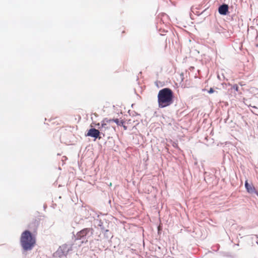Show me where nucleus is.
Instances as JSON below:
<instances>
[{"instance_id": "obj_13", "label": "nucleus", "mask_w": 258, "mask_h": 258, "mask_svg": "<svg viewBox=\"0 0 258 258\" xmlns=\"http://www.w3.org/2000/svg\"><path fill=\"white\" fill-rule=\"evenodd\" d=\"M109 185H110V186H111V185H112V183H110Z\"/></svg>"}, {"instance_id": "obj_9", "label": "nucleus", "mask_w": 258, "mask_h": 258, "mask_svg": "<svg viewBox=\"0 0 258 258\" xmlns=\"http://www.w3.org/2000/svg\"><path fill=\"white\" fill-rule=\"evenodd\" d=\"M111 123L113 122H115L118 125H123L124 121L123 120H119L118 118L111 119Z\"/></svg>"}, {"instance_id": "obj_14", "label": "nucleus", "mask_w": 258, "mask_h": 258, "mask_svg": "<svg viewBox=\"0 0 258 258\" xmlns=\"http://www.w3.org/2000/svg\"><path fill=\"white\" fill-rule=\"evenodd\" d=\"M100 125V123H98L97 124V125Z\"/></svg>"}, {"instance_id": "obj_3", "label": "nucleus", "mask_w": 258, "mask_h": 258, "mask_svg": "<svg viewBox=\"0 0 258 258\" xmlns=\"http://www.w3.org/2000/svg\"><path fill=\"white\" fill-rule=\"evenodd\" d=\"M101 126L99 127V129L100 130L101 132H103L105 134L107 130H109L111 128V127H114L111 125V119H108L107 118L104 119L101 122Z\"/></svg>"}, {"instance_id": "obj_1", "label": "nucleus", "mask_w": 258, "mask_h": 258, "mask_svg": "<svg viewBox=\"0 0 258 258\" xmlns=\"http://www.w3.org/2000/svg\"><path fill=\"white\" fill-rule=\"evenodd\" d=\"M157 97L158 107L161 108L169 106L173 102V93L171 89L168 88L160 90Z\"/></svg>"}, {"instance_id": "obj_6", "label": "nucleus", "mask_w": 258, "mask_h": 258, "mask_svg": "<svg viewBox=\"0 0 258 258\" xmlns=\"http://www.w3.org/2000/svg\"><path fill=\"white\" fill-rule=\"evenodd\" d=\"M90 228H85L77 233V239H81L83 237L86 236L90 232Z\"/></svg>"}, {"instance_id": "obj_2", "label": "nucleus", "mask_w": 258, "mask_h": 258, "mask_svg": "<svg viewBox=\"0 0 258 258\" xmlns=\"http://www.w3.org/2000/svg\"><path fill=\"white\" fill-rule=\"evenodd\" d=\"M20 243L24 250H30L36 244V238L29 230H25L21 234Z\"/></svg>"}, {"instance_id": "obj_4", "label": "nucleus", "mask_w": 258, "mask_h": 258, "mask_svg": "<svg viewBox=\"0 0 258 258\" xmlns=\"http://www.w3.org/2000/svg\"><path fill=\"white\" fill-rule=\"evenodd\" d=\"M100 135H102L103 137H105L104 133L94 128L89 130L86 135L87 136L91 137L94 138L95 139H98L99 140L102 138Z\"/></svg>"}, {"instance_id": "obj_5", "label": "nucleus", "mask_w": 258, "mask_h": 258, "mask_svg": "<svg viewBox=\"0 0 258 258\" xmlns=\"http://www.w3.org/2000/svg\"><path fill=\"white\" fill-rule=\"evenodd\" d=\"M245 187L247 191L251 194H255L258 196V191L255 189L252 183H249L247 180L245 182Z\"/></svg>"}, {"instance_id": "obj_11", "label": "nucleus", "mask_w": 258, "mask_h": 258, "mask_svg": "<svg viewBox=\"0 0 258 258\" xmlns=\"http://www.w3.org/2000/svg\"><path fill=\"white\" fill-rule=\"evenodd\" d=\"M214 91L213 89L211 88L210 89V90H209L208 92L211 94V93H213L214 92Z\"/></svg>"}, {"instance_id": "obj_7", "label": "nucleus", "mask_w": 258, "mask_h": 258, "mask_svg": "<svg viewBox=\"0 0 258 258\" xmlns=\"http://www.w3.org/2000/svg\"><path fill=\"white\" fill-rule=\"evenodd\" d=\"M218 12L221 15H226L228 12V6L223 4L219 7Z\"/></svg>"}, {"instance_id": "obj_12", "label": "nucleus", "mask_w": 258, "mask_h": 258, "mask_svg": "<svg viewBox=\"0 0 258 258\" xmlns=\"http://www.w3.org/2000/svg\"><path fill=\"white\" fill-rule=\"evenodd\" d=\"M122 126H123V128H124V130H126V126L124 125L123 124Z\"/></svg>"}, {"instance_id": "obj_10", "label": "nucleus", "mask_w": 258, "mask_h": 258, "mask_svg": "<svg viewBox=\"0 0 258 258\" xmlns=\"http://www.w3.org/2000/svg\"><path fill=\"white\" fill-rule=\"evenodd\" d=\"M231 89H234L235 91H239V87L237 84H234L231 86Z\"/></svg>"}, {"instance_id": "obj_8", "label": "nucleus", "mask_w": 258, "mask_h": 258, "mask_svg": "<svg viewBox=\"0 0 258 258\" xmlns=\"http://www.w3.org/2000/svg\"><path fill=\"white\" fill-rule=\"evenodd\" d=\"M39 225V221L35 220L30 223L29 228L32 230L33 233H35L37 231V227Z\"/></svg>"}]
</instances>
